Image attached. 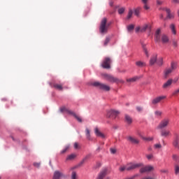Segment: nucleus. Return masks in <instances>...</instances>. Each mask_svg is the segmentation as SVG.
Here are the masks:
<instances>
[{
    "mask_svg": "<svg viewBox=\"0 0 179 179\" xmlns=\"http://www.w3.org/2000/svg\"><path fill=\"white\" fill-rule=\"evenodd\" d=\"M102 76L108 80V82H110V83H124V80L120 79L118 78H115L110 74L103 73Z\"/></svg>",
    "mask_w": 179,
    "mask_h": 179,
    "instance_id": "f257e3e1",
    "label": "nucleus"
},
{
    "mask_svg": "<svg viewBox=\"0 0 179 179\" xmlns=\"http://www.w3.org/2000/svg\"><path fill=\"white\" fill-rule=\"evenodd\" d=\"M110 23L107 24V18H103L99 27V31L101 34H106L108 31V27H110Z\"/></svg>",
    "mask_w": 179,
    "mask_h": 179,
    "instance_id": "f03ea898",
    "label": "nucleus"
},
{
    "mask_svg": "<svg viewBox=\"0 0 179 179\" xmlns=\"http://www.w3.org/2000/svg\"><path fill=\"white\" fill-rule=\"evenodd\" d=\"M92 85L94 87H99V89H100L101 90H103V92H110V90H111L109 85L101 83L99 81L94 82Z\"/></svg>",
    "mask_w": 179,
    "mask_h": 179,
    "instance_id": "7ed1b4c3",
    "label": "nucleus"
},
{
    "mask_svg": "<svg viewBox=\"0 0 179 179\" xmlns=\"http://www.w3.org/2000/svg\"><path fill=\"white\" fill-rule=\"evenodd\" d=\"M143 166V163H129L127 164V171H132L136 170V169H141Z\"/></svg>",
    "mask_w": 179,
    "mask_h": 179,
    "instance_id": "20e7f679",
    "label": "nucleus"
},
{
    "mask_svg": "<svg viewBox=\"0 0 179 179\" xmlns=\"http://www.w3.org/2000/svg\"><path fill=\"white\" fill-rule=\"evenodd\" d=\"M176 69H177V63L172 62L171 63V67L165 69L164 71V78L167 79L170 73H172L173 71H176Z\"/></svg>",
    "mask_w": 179,
    "mask_h": 179,
    "instance_id": "39448f33",
    "label": "nucleus"
},
{
    "mask_svg": "<svg viewBox=\"0 0 179 179\" xmlns=\"http://www.w3.org/2000/svg\"><path fill=\"white\" fill-rule=\"evenodd\" d=\"M169 125H170V118L166 117L159 122V124L157 127V129H164V128H167Z\"/></svg>",
    "mask_w": 179,
    "mask_h": 179,
    "instance_id": "423d86ee",
    "label": "nucleus"
},
{
    "mask_svg": "<svg viewBox=\"0 0 179 179\" xmlns=\"http://www.w3.org/2000/svg\"><path fill=\"white\" fill-rule=\"evenodd\" d=\"M101 66L103 69H110L111 68V59L106 57L102 62Z\"/></svg>",
    "mask_w": 179,
    "mask_h": 179,
    "instance_id": "0eeeda50",
    "label": "nucleus"
},
{
    "mask_svg": "<svg viewBox=\"0 0 179 179\" xmlns=\"http://www.w3.org/2000/svg\"><path fill=\"white\" fill-rule=\"evenodd\" d=\"M118 114H120L118 110H108L106 117H108V118H116Z\"/></svg>",
    "mask_w": 179,
    "mask_h": 179,
    "instance_id": "6e6552de",
    "label": "nucleus"
},
{
    "mask_svg": "<svg viewBox=\"0 0 179 179\" xmlns=\"http://www.w3.org/2000/svg\"><path fill=\"white\" fill-rule=\"evenodd\" d=\"M127 140L128 141V142H130V143H131L132 145H139V139L134 136H128L127 137Z\"/></svg>",
    "mask_w": 179,
    "mask_h": 179,
    "instance_id": "1a4fd4ad",
    "label": "nucleus"
},
{
    "mask_svg": "<svg viewBox=\"0 0 179 179\" xmlns=\"http://www.w3.org/2000/svg\"><path fill=\"white\" fill-rule=\"evenodd\" d=\"M166 98V96H157L152 100V104H153V106H156V104H159V103H160L162 100H164V99Z\"/></svg>",
    "mask_w": 179,
    "mask_h": 179,
    "instance_id": "9d476101",
    "label": "nucleus"
},
{
    "mask_svg": "<svg viewBox=\"0 0 179 179\" xmlns=\"http://www.w3.org/2000/svg\"><path fill=\"white\" fill-rule=\"evenodd\" d=\"M152 170H153V166H141L140 173L143 174V173H149V171H152Z\"/></svg>",
    "mask_w": 179,
    "mask_h": 179,
    "instance_id": "9b49d317",
    "label": "nucleus"
},
{
    "mask_svg": "<svg viewBox=\"0 0 179 179\" xmlns=\"http://www.w3.org/2000/svg\"><path fill=\"white\" fill-rule=\"evenodd\" d=\"M63 177H65V175H64V173L62 171H55L54 172L52 179H61Z\"/></svg>",
    "mask_w": 179,
    "mask_h": 179,
    "instance_id": "f8f14e48",
    "label": "nucleus"
},
{
    "mask_svg": "<svg viewBox=\"0 0 179 179\" xmlns=\"http://www.w3.org/2000/svg\"><path fill=\"white\" fill-rule=\"evenodd\" d=\"M160 136L162 138H169V136H171V132L169 129H162L160 132Z\"/></svg>",
    "mask_w": 179,
    "mask_h": 179,
    "instance_id": "ddd939ff",
    "label": "nucleus"
},
{
    "mask_svg": "<svg viewBox=\"0 0 179 179\" xmlns=\"http://www.w3.org/2000/svg\"><path fill=\"white\" fill-rule=\"evenodd\" d=\"M174 140L173 141V146H174V148H176L177 149L179 148V136L178 134H174Z\"/></svg>",
    "mask_w": 179,
    "mask_h": 179,
    "instance_id": "4468645a",
    "label": "nucleus"
},
{
    "mask_svg": "<svg viewBox=\"0 0 179 179\" xmlns=\"http://www.w3.org/2000/svg\"><path fill=\"white\" fill-rule=\"evenodd\" d=\"M94 134L96 136H98L99 138H102V139H104V138H106V135H104V134L100 131V129H99V127H95Z\"/></svg>",
    "mask_w": 179,
    "mask_h": 179,
    "instance_id": "2eb2a0df",
    "label": "nucleus"
},
{
    "mask_svg": "<svg viewBox=\"0 0 179 179\" xmlns=\"http://www.w3.org/2000/svg\"><path fill=\"white\" fill-rule=\"evenodd\" d=\"M173 85V79H169L165 83L163 84L162 88L163 89H169L171 87V85Z\"/></svg>",
    "mask_w": 179,
    "mask_h": 179,
    "instance_id": "dca6fc26",
    "label": "nucleus"
},
{
    "mask_svg": "<svg viewBox=\"0 0 179 179\" xmlns=\"http://www.w3.org/2000/svg\"><path fill=\"white\" fill-rule=\"evenodd\" d=\"M157 62V54H154L150 59V65H155Z\"/></svg>",
    "mask_w": 179,
    "mask_h": 179,
    "instance_id": "f3484780",
    "label": "nucleus"
},
{
    "mask_svg": "<svg viewBox=\"0 0 179 179\" xmlns=\"http://www.w3.org/2000/svg\"><path fill=\"white\" fill-rule=\"evenodd\" d=\"M160 33H161V30L160 29H157L156 32H155V40L157 43H159L161 38H160Z\"/></svg>",
    "mask_w": 179,
    "mask_h": 179,
    "instance_id": "a211bd4d",
    "label": "nucleus"
},
{
    "mask_svg": "<svg viewBox=\"0 0 179 179\" xmlns=\"http://www.w3.org/2000/svg\"><path fill=\"white\" fill-rule=\"evenodd\" d=\"M85 136L87 141H92V136L90 135V129L85 128Z\"/></svg>",
    "mask_w": 179,
    "mask_h": 179,
    "instance_id": "6ab92c4d",
    "label": "nucleus"
},
{
    "mask_svg": "<svg viewBox=\"0 0 179 179\" xmlns=\"http://www.w3.org/2000/svg\"><path fill=\"white\" fill-rule=\"evenodd\" d=\"M164 10H165L167 13V18L168 19H173L174 15L171 14L170 8H164Z\"/></svg>",
    "mask_w": 179,
    "mask_h": 179,
    "instance_id": "aec40b11",
    "label": "nucleus"
},
{
    "mask_svg": "<svg viewBox=\"0 0 179 179\" xmlns=\"http://www.w3.org/2000/svg\"><path fill=\"white\" fill-rule=\"evenodd\" d=\"M161 41H162L163 44H167V43H169V36L164 34L162 35L161 38Z\"/></svg>",
    "mask_w": 179,
    "mask_h": 179,
    "instance_id": "412c9836",
    "label": "nucleus"
},
{
    "mask_svg": "<svg viewBox=\"0 0 179 179\" xmlns=\"http://www.w3.org/2000/svg\"><path fill=\"white\" fill-rule=\"evenodd\" d=\"M169 27L172 34L176 36V34H177V30L176 29V24H171Z\"/></svg>",
    "mask_w": 179,
    "mask_h": 179,
    "instance_id": "4be33fe9",
    "label": "nucleus"
},
{
    "mask_svg": "<svg viewBox=\"0 0 179 179\" xmlns=\"http://www.w3.org/2000/svg\"><path fill=\"white\" fill-rule=\"evenodd\" d=\"M141 77L139 76H136L131 78H128L127 79V82H129L130 83H132L134 82H136V80H139V79H141Z\"/></svg>",
    "mask_w": 179,
    "mask_h": 179,
    "instance_id": "5701e85b",
    "label": "nucleus"
},
{
    "mask_svg": "<svg viewBox=\"0 0 179 179\" xmlns=\"http://www.w3.org/2000/svg\"><path fill=\"white\" fill-rule=\"evenodd\" d=\"M172 159L176 162V164H178L179 163V156L177 154L172 155Z\"/></svg>",
    "mask_w": 179,
    "mask_h": 179,
    "instance_id": "b1692460",
    "label": "nucleus"
},
{
    "mask_svg": "<svg viewBox=\"0 0 179 179\" xmlns=\"http://www.w3.org/2000/svg\"><path fill=\"white\" fill-rule=\"evenodd\" d=\"M125 121L127 124H132V117L128 115H125Z\"/></svg>",
    "mask_w": 179,
    "mask_h": 179,
    "instance_id": "393cba45",
    "label": "nucleus"
},
{
    "mask_svg": "<svg viewBox=\"0 0 179 179\" xmlns=\"http://www.w3.org/2000/svg\"><path fill=\"white\" fill-rule=\"evenodd\" d=\"M174 171H175L176 176H179V165H178V164H175Z\"/></svg>",
    "mask_w": 179,
    "mask_h": 179,
    "instance_id": "a878e982",
    "label": "nucleus"
},
{
    "mask_svg": "<svg viewBox=\"0 0 179 179\" xmlns=\"http://www.w3.org/2000/svg\"><path fill=\"white\" fill-rule=\"evenodd\" d=\"M163 57H159L157 60V65H158V66H163Z\"/></svg>",
    "mask_w": 179,
    "mask_h": 179,
    "instance_id": "bb28decb",
    "label": "nucleus"
},
{
    "mask_svg": "<svg viewBox=\"0 0 179 179\" xmlns=\"http://www.w3.org/2000/svg\"><path fill=\"white\" fill-rule=\"evenodd\" d=\"M136 65L137 66H139L140 68H142L143 66H146V64L145 62H141V61L136 62Z\"/></svg>",
    "mask_w": 179,
    "mask_h": 179,
    "instance_id": "cd10ccee",
    "label": "nucleus"
},
{
    "mask_svg": "<svg viewBox=\"0 0 179 179\" xmlns=\"http://www.w3.org/2000/svg\"><path fill=\"white\" fill-rule=\"evenodd\" d=\"M69 148H71L69 145H66L64 148L61 151V155H64V153H66L67 150H69Z\"/></svg>",
    "mask_w": 179,
    "mask_h": 179,
    "instance_id": "c85d7f7f",
    "label": "nucleus"
},
{
    "mask_svg": "<svg viewBox=\"0 0 179 179\" xmlns=\"http://www.w3.org/2000/svg\"><path fill=\"white\" fill-rule=\"evenodd\" d=\"M132 15H134V11L132 10V9H129L127 17V20H129V19L132 17Z\"/></svg>",
    "mask_w": 179,
    "mask_h": 179,
    "instance_id": "c756f323",
    "label": "nucleus"
},
{
    "mask_svg": "<svg viewBox=\"0 0 179 179\" xmlns=\"http://www.w3.org/2000/svg\"><path fill=\"white\" fill-rule=\"evenodd\" d=\"M149 27V26L148 24H144L143 27H141V32L143 33L145 31H146V30H148V28Z\"/></svg>",
    "mask_w": 179,
    "mask_h": 179,
    "instance_id": "7c9ffc66",
    "label": "nucleus"
},
{
    "mask_svg": "<svg viewBox=\"0 0 179 179\" xmlns=\"http://www.w3.org/2000/svg\"><path fill=\"white\" fill-rule=\"evenodd\" d=\"M142 48L143 49V51L147 57H149V52H148V49L146 48V45L142 44Z\"/></svg>",
    "mask_w": 179,
    "mask_h": 179,
    "instance_id": "2f4dec72",
    "label": "nucleus"
},
{
    "mask_svg": "<svg viewBox=\"0 0 179 179\" xmlns=\"http://www.w3.org/2000/svg\"><path fill=\"white\" fill-rule=\"evenodd\" d=\"M53 87H55V89H57V90H62L63 89L62 85L59 84H54Z\"/></svg>",
    "mask_w": 179,
    "mask_h": 179,
    "instance_id": "473e14b6",
    "label": "nucleus"
},
{
    "mask_svg": "<svg viewBox=\"0 0 179 179\" xmlns=\"http://www.w3.org/2000/svg\"><path fill=\"white\" fill-rule=\"evenodd\" d=\"M75 157H76V155H75V154H71V155H69V156L66 157V160H73V159H75Z\"/></svg>",
    "mask_w": 179,
    "mask_h": 179,
    "instance_id": "72a5a7b5",
    "label": "nucleus"
},
{
    "mask_svg": "<svg viewBox=\"0 0 179 179\" xmlns=\"http://www.w3.org/2000/svg\"><path fill=\"white\" fill-rule=\"evenodd\" d=\"M162 114H163V112H162L160 110H155V115H156V117H162Z\"/></svg>",
    "mask_w": 179,
    "mask_h": 179,
    "instance_id": "f704fd0d",
    "label": "nucleus"
},
{
    "mask_svg": "<svg viewBox=\"0 0 179 179\" xmlns=\"http://www.w3.org/2000/svg\"><path fill=\"white\" fill-rule=\"evenodd\" d=\"M119 15H122L125 12V8L122 7L117 10Z\"/></svg>",
    "mask_w": 179,
    "mask_h": 179,
    "instance_id": "c9c22d12",
    "label": "nucleus"
},
{
    "mask_svg": "<svg viewBox=\"0 0 179 179\" xmlns=\"http://www.w3.org/2000/svg\"><path fill=\"white\" fill-rule=\"evenodd\" d=\"M172 44L174 48H177L178 47V41L176 40L172 41Z\"/></svg>",
    "mask_w": 179,
    "mask_h": 179,
    "instance_id": "e433bc0d",
    "label": "nucleus"
},
{
    "mask_svg": "<svg viewBox=\"0 0 179 179\" xmlns=\"http://www.w3.org/2000/svg\"><path fill=\"white\" fill-rule=\"evenodd\" d=\"M71 179H78V173H76V172H75V171L72 172Z\"/></svg>",
    "mask_w": 179,
    "mask_h": 179,
    "instance_id": "4c0bfd02",
    "label": "nucleus"
},
{
    "mask_svg": "<svg viewBox=\"0 0 179 179\" xmlns=\"http://www.w3.org/2000/svg\"><path fill=\"white\" fill-rule=\"evenodd\" d=\"M135 29V26L134 24H130L127 27L128 31H132Z\"/></svg>",
    "mask_w": 179,
    "mask_h": 179,
    "instance_id": "58836bf2",
    "label": "nucleus"
},
{
    "mask_svg": "<svg viewBox=\"0 0 179 179\" xmlns=\"http://www.w3.org/2000/svg\"><path fill=\"white\" fill-rule=\"evenodd\" d=\"M92 157V155L89 154L85 157V158L83 159L82 163H85V161L87 160V159H90Z\"/></svg>",
    "mask_w": 179,
    "mask_h": 179,
    "instance_id": "ea45409f",
    "label": "nucleus"
},
{
    "mask_svg": "<svg viewBox=\"0 0 179 179\" xmlns=\"http://www.w3.org/2000/svg\"><path fill=\"white\" fill-rule=\"evenodd\" d=\"M140 10H141V8H138L135 9L134 13H135L136 16H139Z\"/></svg>",
    "mask_w": 179,
    "mask_h": 179,
    "instance_id": "a19ab883",
    "label": "nucleus"
},
{
    "mask_svg": "<svg viewBox=\"0 0 179 179\" xmlns=\"http://www.w3.org/2000/svg\"><path fill=\"white\" fill-rule=\"evenodd\" d=\"M108 43H110V37H106L105 39V41L103 43V45H107V44H108Z\"/></svg>",
    "mask_w": 179,
    "mask_h": 179,
    "instance_id": "79ce46f5",
    "label": "nucleus"
},
{
    "mask_svg": "<svg viewBox=\"0 0 179 179\" xmlns=\"http://www.w3.org/2000/svg\"><path fill=\"white\" fill-rule=\"evenodd\" d=\"M59 111H60V113H65V111H66V113H67L68 109H66V108H65V107H62V108L59 109Z\"/></svg>",
    "mask_w": 179,
    "mask_h": 179,
    "instance_id": "37998d69",
    "label": "nucleus"
},
{
    "mask_svg": "<svg viewBox=\"0 0 179 179\" xmlns=\"http://www.w3.org/2000/svg\"><path fill=\"white\" fill-rule=\"evenodd\" d=\"M74 117L77 120V121H78V122H82V118H80V117H79L78 115H75Z\"/></svg>",
    "mask_w": 179,
    "mask_h": 179,
    "instance_id": "c03bdc74",
    "label": "nucleus"
},
{
    "mask_svg": "<svg viewBox=\"0 0 179 179\" xmlns=\"http://www.w3.org/2000/svg\"><path fill=\"white\" fill-rule=\"evenodd\" d=\"M119 170H120V171H125V170L127 171V165L123 166H120Z\"/></svg>",
    "mask_w": 179,
    "mask_h": 179,
    "instance_id": "a18cd8bd",
    "label": "nucleus"
},
{
    "mask_svg": "<svg viewBox=\"0 0 179 179\" xmlns=\"http://www.w3.org/2000/svg\"><path fill=\"white\" fill-rule=\"evenodd\" d=\"M67 113L69 114H71V115H73V117H75V115H76V113H75V112L72 111V110H69L67 109Z\"/></svg>",
    "mask_w": 179,
    "mask_h": 179,
    "instance_id": "49530a36",
    "label": "nucleus"
},
{
    "mask_svg": "<svg viewBox=\"0 0 179 179\" xmlns=\"http://www.w3.org/2000/svg\"><path fill=\"white\" fill-rule=\"evenodd\" d=\"M154 148H155V149H162V144L159 143V144H155L154 145Z\"/></svg>",
    "mask_w": 179,
    "mask_h": 179,
    "instance_id": "de8ad7c7",
    "label": "nucleus"
},
{
    "mask_svg": "<svg viewBox=\"0 0 179 179\" xmlns=\"http://www.w3.org/2000/svg\"><path fill=\"white\" fill-rule=\"evenodd\" d=\"M110 150L112 155H115V153H117V150L115 148H110Z\"/></svg>",
    "mask_w": 179,
    "mask_h": 179,
    "instance_id": "09e8293b",
    "label": "nucleus"
},
{
    "mask_svg": "<svg viewBox=\"0 0 179 179\" xmlns=\"http://www.w3.org/2000/svg\"><path fill=\"white\" fill-rule=\"evenodd\" d=\"M136 110L138 113H141V111L143 110V108L141 107V106H137L136 107Z\"/></svg>",
    "mask_w": 179,
    "mask_h": 179,
    "instance_id": "8fccbe9b",
    "label": "nucleus"
},
{
    "mask_svg": "<svg viewBox=\"0 0 179 179\" xmlns=\"http://www.w3.org/2000/svg\"><path fill=\"white\" fill-rule=\"evenodd\" d=\"M146 157H147L148 160H150V159H153V155L152 154L147 155Z\"/></svg>",
    "mask_w": 179,
    "mask_h": 179,
    "instance_id": "3c124183",
    "label": "nucleus"
},
{
    "mask_svg": "<svg viewBox=\"0 0 179 179\" xmlns=\"http://www.w3.org/2000/svg\"><path fill=\"white\" fill-rule=\"evenodd\" d=\"M144 141H148L149 142L153 141V137L144 138Z\"/></svg>",
    "mask_w": 179,
    "mask_h": 179,
    "instance_id": "603ef678",
    "label": "nucleus"
},
{
    "mask_svg": "<svg viewBox=\"0 0 179 179\" xmlns=\"http://www.w3.org/2000/svg\"><path fill=\"white\" fill-rule=\"evenodd\" d=\"M143 8H144L145 10H149V9H150V7H149V6H148V4H144Z\"/></svg>",
    "mask_w": 179,
    "mask_h": 179,
    "instance_id": "864d4df0",
    "label": "nucleus"
},
{
    "mask_svg": "<svg viewBox=\"0 0 179 179\" xmlns=\"http://www.w3.org/2000/svg\"><path fill=\"white\" fill-rule=\"evenodd\" d=\"M178 82V77H176L173 80L172 79V83H177Z\"/></svg>",
    "mask_w": 179,
    "mask_h": 179,
    "instance_id": "5fc2aeb1",
    "label": "nucleus"
},
{
    "mask_svg": "<svg viewBox=\"0 0 179 179\" xmlns=\"http://www.w3.org/2000/svg\"><path fill=\"white\" fill-rule=\"evenodd\" d=\"M157 5H163V1L157 0Z\"/></svg>",
    "mask_w": 179,
    "mask_h": 179,
    "instance_id": "6e6d98bb",
    "label": "nucleus"
},
{
    "mask_svg": "<svg viewBox=\"0 0 179 179\" xmlns=\"http://www.w3.org/2000/svg\"><path fill=\"white\" fill-rule=\"evenodd\" d=\"M141 2L143 3V5H146L149 2V0H141Z\"/></svg>",
    "mask_w": 179,
    "mask_h": 179,
    "instance_id": "4d7b16f0",
    "label": "nucleus"
},
{
    "mask_svg": "<svg viewBox=\"0 0 179 179\" xmlns=\"http://www.w3.org/2000/svg\"><path fill=\"white\" fill-rule=\"evenodd\" d=\"M74 148H76V149H79V143H74Z\"/></svg>",
    "mask_w": 179,
    "mask_h": 179,
    "instance_id": "13d9d810",
    "label": "nucleus"
},
{
    "mask_svg": "<svg viewBox=\"0 0 179 179\" xmlns=\"http://www.w3.org/2000/svg\"><path fill=\"white\" fill-rule=\"evenodd\" d=\"M34 166L35 167H37V169H38V167H40V163L35 162L34 163Z\"/></svg>",
    "mask_w": 179,
    "mask_h": 179,
    "instance_id": "bf43d9fd",
    "label": "nucleus"
},
{
    "mask_svg": "<svg viewBox=\"0 0 179 179\" xmlns=\"http://www.w3.org/2000/svg\"><path fill=\"white\" fill-rule=\"evenodd\" d=\"M141 27H137L136 28V33H138V31H141Z\"/></svg>",
    "mask_w": 179,
    "mask_h": 179,
    "instance_id": "052dcab7",
    "label": "nucleus"
},
{
    "mask_svg": "<svg viewBox=\"0 0 179 179\" xmlns=\"http://www.w3.org/2000/svg\"><path fill=\"white\" fill-rule=\"evenodd\" d=\"M173 3H179V0H172Z\"/></svg>",
    "mask_w": 179,
    "mask_h": 179,
    "instance_id": "680f3d73",
    "label": "nucleus"
},
{
    "mask_svg": "<svg viewBox=\"0 0 179 179\" xmlns=\"http://www.w3.org/2000/svg\"><path fill=\"white\" fill-rule=\"evenodd\" d=\"M159 17H160V19H163V14H161Z\"/></svg>",
    "mask_w": 179,
    "mask_h": 179,
    "instance_id": "e2e57ef3",
    "label": "nucleus"
},
{
    "mask_svg": "<svg viewBox=\"0 0 179 179\" xmlns=\"http://www.w3.org/2000/svg\"><path fill=\"white\" fill-rule=\"evenodd\" d=\"M148 150H149V151L152 150L151 147H150V148H148Z\"/></svg>",
    "mask_w": 179,
    "mask_h": 179,
    "instance_id": "0e129e2a",
    "label": "nucleus"
},
{
    "mask_svg": "<svg viewBox=\"0 0 179 179\" xmlns=\"http://www.w3.org/2000/svg\"><path fill=\"white\" fill-rule=\"evenodd\" d=\"M110 6H113V3H110Z\"/></svg>",
    "mask_w": 179,
    "mask_h": 179,
    "instance_id": "69168bd1",
    "label": "nucleus"
},
{
    "mask_svg": "<svg viewBox=\"0 0 179 179\" xmlns=\"http://www.w3.org/2000/svg\"><path fill=\"white\" fill-rule=\"evenodd\" d=\"M97 150H100V148H98Z\"/></svg>",
    "mask_w": 179,
    "mask_h": 179,
    "instance_id": "338daca9",
    "label": "nucleus"
},
{
    "mask_svg": "<svg viewBox=\"0 0 179 179\" xmlns=\"http://www.w3.org/2000/svg\"><path fill=\"white\" fill-rule=\"evenodd\" d=\"M0 179H1V177H0Z\"/></svg>",
    "mask_w": 179,
    "mask_h": 179,
    "instance_id": "774afa93",
    "label": "nucleus"
}]
</instances>
